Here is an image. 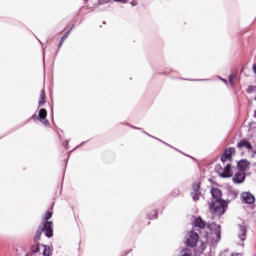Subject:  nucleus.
Masks as SVG:
<instances>
[{
	"label": "nucleus",
	"mask_w": 256,
	"mask_h": 256,
	"mask_svg": "<svg viewBox=\"0 0 256 256\" xmlns=\"http://www.w3.org/2000/svg\"><path fill=\"white\" fill-rule=\"evenodd\" d=\"M207 232L205 236V241H202L199 248L198 253H203L205 249H207V245H215V243H219V239H221V225H217L215 223L209 224Z\"/></svg>",
	"instance_id": "nucleus-1"
},
{
	"label": "nucleus",
	"mask_w": 256,
	"mask_h": 256,
	"mask_svg": "<svg viewBox=\"0 0 256 256\" xmlns=\"http://www.w3.org/2000/svg\"><path fill=\"white\" fill-rule=\"evenodd\" d=\"M212 202L210 203V211L214 215H225V210L227 209V201L223 200V194L218 188L211 189Z\"/></svg>",
	"instance_id": "nucleus-2"
},
{
	"label": "nucleus",
	"mask_w": 256,
	"mask_h": 256,
	"mask_svg": "<svg viewBox=\"0 0 256 256\" xmlns=\"http://www.w3.org/2000/svg\"><path fill=\"white\" fill-rule=\"evenodd\" d=\"M198 241H199V234H197V232L195 231L187 232L185 236V243L188 247H195Z\"/></svg>",
	"instance_id": "nucleus-3"
},
{
	"label": "nucleus",
	"mask_w": 256,
	"mask_h": 256,
	"mask_svg": "<svg viewBox=\"0 0 256 256\" xmlns=\"http://www.w3.org/2000/svg\"><path fill=\"white\" fill-rule=\"evenodd\" d=\"M31 119H33V121H37L38 119L43 125H49V120H47V110L45 108L39 110L38 116L37 114L32 115Z\"/></svg>",
	"instance_id": "nucleus-4"
},
{
	"label": "nucleus",
	"mask_w": 256,
	"mask_h": 256,
	"mask_svg": "<svg viewBox=\"0 0 256 256\" xmlns=\"http://www.w3.org/2000/svg\"><path fill=\"white\" fill-rule=\"evenodd\" d=\"M241 201L247 205H253L255 203V196L251 192H243L241 194Z\"/></svg>",
	"instance_id": "nucleus-5"
},
{
	"label": "nucleus",
	"mask_w": 256,
	"mask_h": 256,
	"mask_svg": "<svg viewBox=\"0 0 256 256\" xmlns=\"http://www.w3.org/2000/svg\"><path fill=\"white\" fill-rule=\"evenodd\" d=\"M41 231L45 232L46 237L51 238L53 237V222L52 221H46L43 225V228Z\"/></svg>",
	"instance_id": "nucleus-6"
},
{
	"label": "nucleus",
	"mask_w": 256,
	"mask_h": 256,
	"mask_svg": "<svg viewBox=\"0 0 256 256\" xmlns=\"http://www.w3.org/2000/svg\"><path fill=\"white\" fill-rule=\"evenodd\" d=\"M193 191L191 192V197L193 201H199V197L201 195V192L199 189H201V185L197 182H195L192 186Z\"/></svg>",
	"instance_id": "nucleus-7"
},
{
	"label": "nucleus",
	"mask_w": 256,
	"mask_h": 256,
	"mask_svg": "<svg viewBox=\"0 0 256 256\" xmlns=\"http://www.w3.org/2000/svg\"><path fill=\"white\" fill-rule=\"evenodd\" d=\"M239 233L238 237L240 241H245L247 239V225L245 223L239 224Z\"/></svg>",
	"instance_id": "nucleus-8"
},
{
	"label": "nucleus",
	"mask_w": 256,
	"mask_h": 256,
	"mask_svg": "<svg viewBox=\"0 0 256 256\" xmlns=\"http://www.w3.org/2000/svg\"><path fill=\"white\" fill-rule=\"evenodd\" d=\"M235 153V148H229L225 150L221 157L222 163H227V161H231V156Z\"/></svg>",
	"instance_id": "nucleus-9"
},
{
	"label": "nucleus",
	"mask_w": 256,
	"mask_h": 256,
	"mask_svg": "<svg viewBox=\"0 0 256 256\" xmlns=\"http://www.w3.org/2000/svg\"><path fill=\"white\" fill-rule=\"evenodd\" d=\"M233 183L241 184L243 181H245V172L239 171L235 173V175L232 178Z\"/></svg>",
	"instance_id": "nucleus-10"
},
{
	"label": "nucleus",
	"mask_w": 256,
	"mask_h": 256,
	"mask_svg": "<svg viewBox=\"0 0 256 256\" xmlns=\"http://www.w3.org/2000/svg\"><path fill=\"white\" fill-rule=\"evenodd\" d=\"M243 147H244V149H247L248 151H253V146L251 145V142L246 139L241 140L237 144L238 149H243Z\"/></svg>",
	"instance_id": "nucleus-11"
},
{
	"label": "nucleus",
	"mask_w": 256,
	"mask_h": 256,
	"mask_svg": "<svg viewBox=\"0 0 256 256\" xmlns=\"http://www.w3.org/2000/svg\"><path fill=\"white\" fill-rule=\"evenodd\" d=\"M249 161L247 160H240L238 163H237V168H238V171H242V173H245V171H247V169H249Z\"/></svg>",
	"instance_id": "nucleus-12"
},
{
	"label": "nucleus",
	"mask_w": 256,
	"mask_h": 256,
	"mask_svg": "<svg viewBox=\"0 0 256 256\" xmlns=\"http://www.w3.org/2000/svg\"><path fill=\"white\" fill-rule=\"evenodd\" d=\"M238 195H239V191L234 190V189L228 190V200L226 201L227 205H229V203H231V201H235V199H237Z\"/></svg>",
	"instance_id": "nucleus-13"
},
{
	"label": "nucleus",
	"mask_w": 256,
	"mask_h": 256,
	"mask_svg": "<svg viewBox=\"0 0 256 256\" xmlns=\"http://www.w3.org/2000/svg\"><path fill=\"white\" fill-rule=\"evenodd\" d=\"M231 175H232V173H231V164H227L224 167L223 172L220 173V177L227 178V177H231Z\"/></svg>",
	"instance_id": "nucleus-14"
},
{
	"label": "nucleus",
	"mask_w": 256,
	"mask_h": 256,
	"mask_svg": "<svg viewBox=\"0 0 256 256\" xmlns=\"http://www.w3.org/2000/svg\"><path fill=\"white\" fill-rule=\"evenodd\" d=\"M195 227H199V229H203L205 227V221L201 217H197L194 220Z\"/></svg>",
	"instance_id": "nucleus-15"
},
{
	"label": "nucleus",
	"mask_w": 256,
	"mask_h": 256,
	"mask_svg": "<svg viewBox=\"0 0 256 256\" xmlns=\"http://www.w3.org/2000/svg\"><path fill=\"white\" fill-rule=\"evenodd\" d=\"M71 34V29H69L60 39L59 43H58V48L61 49V47H63V43H65V40L67 39V37H69V35Z\"/></svg>",
	"instance_id": "nucleus-16"
},
{
	"label": "nucleus",
	"mask_w": 256,
	"mask_h": 256,
	"mask_svg": "<svg viewBox=\"0 0 256 256\" xmlns=\"http://www.w3.org/2000/svg\"><path fill=\"white\" fill-rule=\"evenodd\" d=\"M32 255H37L39 251H41V245L40 244H34L31 246Z\"/></svg>",
	"instance_id": "nucleus-17"
},
{
	"label": "nucleus",
	"mask_w": 256,
	"mask_h": 256,
	"mask_svg": "<svg viewBox=\"0 0 256 256\" xmlns=\"http://www.w3.org/2000/svg\"><path fill=\"white\" fill-rule=\"evenodd\" d=\"M42 247L44 248L43 255L44 256H51V248L47 245H42Z\"/></svg>",
	"instance_id": "nucleus-18"
},
{
	"label": "nucleus",
	"mask_w": 256,
	"mask_h": 256,
	"mask_svg": "<svg viewBox=\"0 0 256 256\" xmlns=\"http://www.w3.org/2000/svg\"><path fill=\"white\" fill-rule=\"evenodd\" d=\"M40 101H39V107H42V105H45V90H42L40 94Z\"/></svg>",
	"instance_id": "nucleus-19"
},
{
	"label": "nucleus",
	"mask_w": 256,
	"mask_h": 256,
	"mask_svg": "<svg viewBox=\"0 0 256 256\" xmlns=\"http://www.w3.org/2000/svg\"><path fill=\"white\" fill-rule=\"evenodd\" d=\"M237 78V76L235 75V74H231L230 76H229V83H230V85H232V87L235 85V79Z\"/></svg>",
	"instance_id": "nucleus-20"
},
{
	"label": "nucleus",
	"mask_w": 256,
	"mask_h": 256,
	"mask_svg": "<svg viewBox=\"0 0 256 256\" xmlns=\"http://www.w3.org/2000/svg\"><path fill=\"white\" fill-rule=\"evenodd\" d=\"M51 217H53V212L48 211V212H46L44 219H45V221H49V219H51Z\"/></svg>",
	"instance_id": "nucleus-21"
},
{
	"label": "nucleus",
	"mask_w": 256,
	"mask_h": 256,
	"mask_svg": "<svg viewBox=\"0 0 256 256\" xmlns=\"http://www.w3.org/2000/svg\"><path fill=\"white\" fill-rule=\"evenodd\" d=\"M255 90H256V86L251 85L247 88L246 91L247 93H255Z\"/></svg>",
	"instance_id": "nucleus-22"
},
{
	"label": "nucleus",
	"mask_w": 256,
	"mask_h": 256,
	"mask_svg": "<svg viewBox=\"0 0 256 256\" xmlns=\"http://www.w3.org/2000/svg\"><path fill=\"white\" fill-rule=\"evenodd\" d=\"M149 219H157V212H153L152 216H149Z\"/></svg>",
	"instance_id": "nucleus-23"
},
{
	"label": "nucleus",
	"mask_w": 256,
	"mask_h": 256,
	"mask_svg": "<svg viewBox=\"0 0 256 256\" xmlns=\"http://www.w3.org/2000/svg\"><path fill=\"white\" fill-rule=\"evenodd\" d=\"M116 3H127L128 0H114Z\"/></svg>",
	"instance_id": "nucleus-24"
},
{
	"label": "nucleus",
	"mask_w": 256,
	"mask_h": 256,
	"mask_svg": "<svg viewBox=\"0 0 256 256\" xmlns=\"http://www.w3.org/2000/svg\"><path fill=\"white\" fill-rule=\"evenodd\" d=\"M218 79H220V81H222L223 83H225V85H227V80L222 78V77H218Z\"/></svg>",
	"instance_id": "nucleus-25"
},
{
	"label": "nucleus",
	"mask_w": 256,
	"mask_h": 256,
	"mask_svg": "<svg viewBox=\"0 0 256 256\" xmlns=\"http://www.w3.org/2000/svg\"><path fill=\"white\" fill-rule=\"evenodd\" d=\"M131 5H132V7H137V1L133 0V1L131 2Z\"/></svg>",
	"instance_id": "nucleus-26"
},
{
	"label": "nucleus",
	"mask_w": 256,
	"mask_h": 256,
	"mask_svg": "<svg viewBox=\"0 0 256 256\" xmlns=\"http://www.w3.org/2000/svg\"><path fill=\"white\" fill-rule=\"evenodd\" d=\"M63 145H64V147H69V141H65V142L63 143Z\"/></svg>",
	"instance_id": "nucleus-27"
},
{
	"label": "nucleus",
	"mask_w": 256,
	"mask_h": 256,
	"mask_svg": "<svg viewBox=\"0 0 256 256\" xmlns=\"http://www.w3.org/2000/svg\"><path fill=\"white\" fill-rule=\"evenodd\" d=\"M252 69H253V72H254L255 75H256V64H254V65L252 66Z\"/></svg>",
	"instance_id": "nucleus-28"
},
{
	"label": "nucleus",
	"mask_w": 256,
	"mask_h": 256,
	"mask_svg": "<svg viewBox=\"0 0 256 256\" xmlns=\"http://www.w3.org/2000/svg\"><path fill=\"white\" fill-rule=\"evenodd\" d=\"M36 237H41V231H38Z\"/></svg>",
	"instance_id": "nucleus-29"
},
{
	"label": "nucleus",
	"mask_w": 256,
	"mask_h": 256,
	"mask_svg": "<svg viewBox=\"0 0 256 256\" xmlns=\"http://www.w3.org/2000/svg\"><path fill=\"white\" fill-rule=\"evenodd\" d=\"M232 256H241L240 254H232Z\"/></svg>",
	"instance_id": "nucleus-30"
},
{
	"label": "nucleus",
	"mask_w": 256,
	"mask_h": 256,
	"mask_svg": "<svg viewBox=\"0 0 256 256\" xmlns=\"http://www.w3.org/2000/svg\"><path fill=\"white\" fill-rule=\"evenodd\" d=\"M254 117L256 118V110H255V112H254Z\"/></svg>",
	"instance_id": "nucleus-31"
},
{
	"label": "nucleus",
	"mask_w": 256,
	"mask_h": 256,
	"mask_svg": "<svg viewBox=\"0 0 256 256\" xmlns=\"http://www.w3.org/2000/svg\"><path fill=\"white\" fill-rule=\"evenodd\" d=\"M81 145H85V142H82Z\"/></svg>",
	"instance_id": "nucleus-32"
},
{
	"label": "nucleus",
	"mask_w": 256,
	"mask_h": 256,
	"mask_svg": "<svg viewBox=\"0 0 256 256\" xmlns=\"http://www.w3.org/2000/svg\"><path fill=\"white\" fill-rule=\"evenodd\" d=\"M145 133V135H149V134H147L146 132H144Z\"/></svg>",
	"instance_id": "nucleus-33"
},
{
	"label": "nucleus",
	"mask_w": 256,
	"mask_h": 256,
	"mask_svg": "<svg viewBox=\"0 0 256 256\" xmlns=\"http://www.w3.org/2000/svg\"><path fill=\"white\" fill-rule=\"evenodd\" d=\"M145 133V135H149V134H147L146 132H144Z\"/></svg>",
	"instance_id": "nucleus-34"
},
{
	"label": "nucleus",
	"mask_w": 256,
	"mask_h": 256,
	"mask_svg": "<svg viewBox=\"0 0 256 256\" xmlns=\"http://www.w3.org/2000/svg\"><path fill=\"white\" fill-rule=\"evenodd\" d=\"M84 1H87V0H84Z\"/></svg>",
	"instance_id": "nucleus-35"
}]
</instances>
